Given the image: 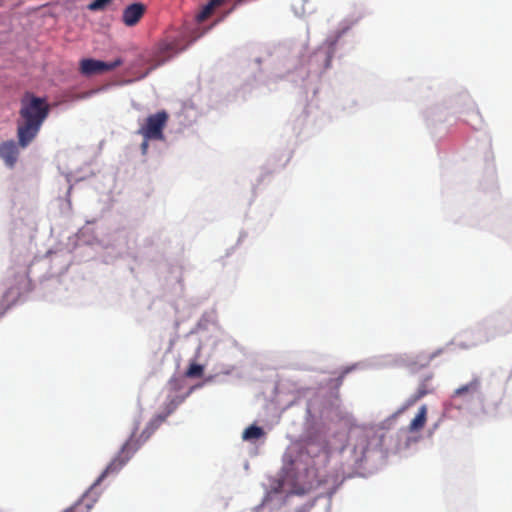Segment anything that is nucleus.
<instances>
[{
    "label": "nucleus",
    "mask_w": 512,
    "mask_h": 512,
    "mask_svg": "<svg viewBox=\"0 0 512 512\" xmlns=\"http://www.w3.org/2000/svg\"><path fill=\"white\" fill-rule=\"evenodd\" d=\"M203 372H204V368L202 365L197 364V363H192L189 365L185 374L189 378H199V377H202Z\"/></svg>",
    "instance_id": "14"
},
{
    "label": "nucleus",
    "mask_w": 512,
    "mask_h": 512,
    "mask_svg": "<svg viewBox=\"0 0 512 512\" xmlns=\"http://www.w3.org/2000/svg\"><path fill=\"white\" fill-rule=\"evenodd\" d=\"M308 0H291V7L297 16H303L307 13L306 4Z\"/></svg>",
    "instance_id": "13"
},
{
    "label": "nucleus",
    "mask_w": 512,
    "mask_h": 512,
    "mask_svg": "<svg viewBox=\"0 0 512 512\" xmlns=\"http://www.w3.org/2000/svg\"><path fill=\"white\" fill-rule=\"evenodd\" d=\"M90 509L89 505H85L82 501L76 503L73 507L65 510L64 512H88Z\"/></svg>",
    "instance_id": "17"
},
{
    "label": "nucleus",
    "mask_w": 512,
    "mask_h": 512,
    "mask_svg": "<svg viewBox=\"0 0 512 512\" xmlns=\"http://www.w3.org/2000/svg\"><path fill=\"white\" fill-rule=\"evenodd\" d=\"M481 381L474 377L469 383L457 388L450 397L448 406L455 409L467 408L474 397L480 394Z\"/></svg>",
    "instance_id": "4"
},
{
    "label": "nucleus",
    "mask_w": 512,
    "mask_h": 512,
    "mask_svg": "<svg viewBox=\"0 0 512 512\" xmlns=\"http://www.w3.org/2000/svg\"><path fill=\"white\" fill-rule=\"evenodd\" d=\"M430 360H431V357H428V358L426 359V364H427Z\"/></svg>",
    "instance_id": "20"
},
{
    "label": "nucleus",
    "mask_w": 512,
    "mask_h": 512,
    "mask_svg": "<svg viewBox=\"0 0 512 512\" xmlns=\"http://www.w3.org/2000/svg\"><path fill=\"white\" fill-rule=\"evenodd\" d=\"M166 417L167 414L156 415L148 422L145 429L139 436H137L134 431L129 439L122 445L119 453L111 460L105 470L98 477L95 484H99L108 475L119 472L135 452L152 436L162 423L165 422Z\"/></svg>",
    "instance_id": "2"
},
{
    "label": "nucleus",
    "mask_w": 512,
    "mask_h": 512,
    "mask_svg": "<svg viewBox=\"0 0 512 512\" xmlns=\"http://www.w3.org/2000/svg\"><path fill=\"white\" fill-rule=\"evenodd\" d=\"M427 411L428 410H427L426 405H422L419 408L418 413L411 420V422L408 426L409 432H411V433L418 432L424 428L426 421H427Z\"/></svg>",
    "instance_id": "10"
},
{
    "label": "nucleus",
    "mask_w": 512,
    "mask_h": 512,
    "mask_svg": "<svg viewBox=\"0 0 512 512\" xmlns=\"http://www.w3.org/2000/svg\"><path fill=\"white\" fill-rule=\"evenodd\" d=\"M369 446H370V438H369L368 434H365V433L360 434L356 439V443H355L354 449H353L356 461L364 460L367 452L369 451Z\"/></svg>",
    "instance_id": "9"
},
{
    "label": "nucleus",
    "mask_w": 512,
    "mask_h": 512,
    "mask_svg": "<svg viewBox=\"0 0 512 512\" xmlns=\"http://www.w3.org/2000/svg\"><path fill=\"white\" fill-rule=\"evenodd\" d=\"M433 374L425 376L419 383L416 392L411 395L403 405L401 411L408 409L409 407L416 404L420 399L428 394H432L435 388L432 385Z\"/></svg>",
    "instance_id": "6"
},
{
    "label": "nucleus",
    "mask_w": 512,
    "mask_h": 512,
    "mask_svg": "<svg viewBox=\"0 0 512 512\" xmlns=\"http://www.w3.org/2000/svg\"><path fill=\"white\" fill-rule=\"evenodd\" d=\"M148 141H149V140L144 139V141H143V142H142V144H141V149H142V152H143L144 154L146 153V151H147V149H148Z\"/></svg>",
    "instance_id": "18"
},
{
    "label": "nucleus",
    "mask_w": 512,
    "mask_h": 512,
    "mask_svg": "<svg viewBox=\"0 0 512 512\" xmlns=\"http://www.w3.org/2000/svg\"><path fill=\"white\" fill-rule=\"evenodd\" d=\"M223 2H224V0H211L209 3H207L205 6H203L201 11L197 14V16H196L197 21L198 22L205 21L207 18H209L211 16L214 9L216 7H219Z\"/></svg>",
    "instance_id": "11"
},
{
    "label": "nucleus",
    "mask_w": 512,
    "mask_h": 512,
    "mask_svg": "<svg viewBox=\"0 0 512 512\" xmlns=\"http://www.w3.org/2000/svg\"><path fill=\"white\" fill-rule=\"evenodd\" d=\"M12 294V288H9L2 296L0 300V317L12 306L13 302L8 299Z\"/></svg>",
    "instance_id": "15"
},
{
    "label": "nucleus",
    "mask_w": 512,
    "mask_h": 512,
    "mask_svg": "<svg viewBox=\"0 0 512 512\" xmlns=\"http://www.w3.org/2000/svg\"><path fill=\"white\" fill-rule=\"evenodd\" d=\"M111 2L112 0H93L88 5V9L91 11H101L104 10Z\"/></svg>",
    "instance_id": "16"
},
{
    "label": "nucleus",
    "mask_w": 512,
    "mask_h": 512,
    "mask_svg": "<svg viewBox=\"0 0 512 512\" xmlns=\"http://www.w3.org/2000/svg\"><path fill=\"white\" fill-rule=\"evenodd\" d=\"M50 106L45 98L26 92L20 100L19 119L17 120V139L19 147H28L37 137L44 121L49 115Z\"/></svg>",
    "instance_id": "1"
},
{
    "label": "nucleus",
    "mask_w": 512,
    "mask_h": 512,
    "mask_svg": "<svg viewBox=\"0 0 512 512\" xmlns=\"http://www.w3.org/2000/svg\"><path fill=\"white\" fill-rule=\"evenodd\" d=\"M169 115L165 110L149 115L145 123L140 126L138 133L146 140H163L164 128L167 125Z\"/></svg>",
    "instance_id": "3"
},
{
    "label": "nucleus",
    "mask_w": 512,
    "mask_h": 512,
    "mask_svg": "<svg viewBox=\"0 0 512 512\" xmlns=\"http://www.w3.org/2000/svg\"><path fill=\"white\" fill-rule=\"evenodd\" d=\"M18 146L19 144H16L13 140L4 141L0 144V158L10 168H13L17 162L19 155Z\"/></svg>",
    "instance_id": "8"
},
{
    "label": "nucleus",
    "mask_w": 512,
    "mask_h": 512,
    "mask_svg": "<svg viewBox=\"0 0 512 512\" xmlns=\"http://www.w3.org/2000/svg\"><path fill=\"white\" fill-rule=\"evenodd\" d=\"M264 435V431L261 427H258L256 425H251L248 428H246L243 432V439L244 440H253L258 439Z\"/></svg>",
    "instance_id": "12"
},
{
    "label": "nucleus",
    "mask_w": 512,
    "mask_h": 512,
    "mask_svg": "<svg viewBox=\"0 0 512 512\" xmlns=\"http://www.w3.org/2000/svg\"><path fill=\"white\" fill-rule=\"evenodd\" d=\"M145 11L146 7L142 3L130 4L123 10L122 21L126 26L132 27L140 21Z\"/></svg>",
    "instance_id": "7"
},
{
    "label": "nucleus",
    "mask_w": 512,
    "mask_h": 512,
    "mask_svg": "<svg viewBox=\"0 0 512 512\" xmlns=\"http://www.w3.org/2000/svg\"><path fill=\"white\" fill-rule=\"evenodd\" d=\"M121 64L122 60L120 58L114 60L113 62H105L92 58H85L80 61L79 70L82 75L90 77L93 75H99L112 71L119 67Z\"/></svg>",
    "instance_id": "5"
},
{
    "label": "nucleus",
    "mask_w": 512,
    "mask_h": 512,
    "mask_svg": "<svg viewBox=\"0 0 512 512\" xmlns=\"http://www.w3.org/2000/svg\"><path fill=\"white\" fill-rule=\"evenodd\" d=\"M345 373H346V372H344V373L339 377V379H338V380H339V382H340V383H341V381H342V379H343V377H344V374H345Z\"/></svg>",
    "instance_id": "19"
}]
</instances>
